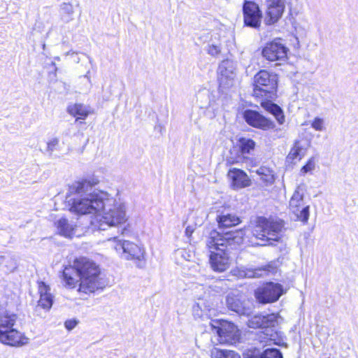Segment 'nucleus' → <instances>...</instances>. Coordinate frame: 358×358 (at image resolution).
<instances>
[{
  "label": "nucleus",
  "mask_w": 358,
  "mask_h": 358,
  "mask_svg": "<svg viewBox=\"0 0 358 358\" xmlns=\"http://www.w3.org/2000/svg\"><path fill=\"white\" fill-rule=\"evenodd\" d=\"M99 182L94 177L73 182L69 187L73 196L67 200L69 210L77 215H94L92 223L99 230L125 224L128 220L126 203L107 192L94 189Z\"/></svg>",
  "instance_id": "nucleus-1"
},
{
  "label": "nucleus",
  "mask_w": 358,
  "mask_h": 358,
  "mask_svg": "<svg viewBox=\"0 0 358 358\" xmlns=\"http://www.w3.org/2000/svg\"><path fill=\"white\" fill-rule=\"evenodd\" d=\"M245 233L243 230L220 233L212 230L206 239V247L209 250V263L216 272H224L229 268L230 250L243 242Z\"/></svg>",
  "instance_id": "nucleus-2"
},
{
  "label": "nucleus",
  "mask_w": 358,
  "mask_h": 358,
  "mask_svg": "<svg viewBox=\"0 0 358 358\" xmlns=\"http://www.w3.org/2000/svg\"><path fill=\"white\" fill-rule=\"evenodd\" d=\"M62 275L65 285L69 288L75 287L80 281L78 290L85 294L102 287L99 266L86 257L78 258L73 266L65 267Z\"/></svg>",
  "instance_id": "nucleus-3"
},
{
  "label": "nucleus",
  "mask_w": 358,
  "mask_h": 358,
  "mask_svg": "<svg viewBox=\"0 0 358 358\" xmlns=\"http://www.w3.org/2000/svg\"><path fill=\"white\" fill-rule=\"evenodd\" d=\"M282 228L283 222L281 220L275 221L264 217H259L255 220L252 234L257 239L266 242L265 243H258L259 245H272L271 241H279L280 239Z\"/></svg>",
  "instance_id": "nucleus-4"
},
{
  "label": "nucleus",
  "mask_w": 358,
  "mask_h": 358,
  "mask_svg": "<svg viewBox=\"0 0 358 358\" xmlns=\"http://www.w3.org/2000/svg\"><path fill=\"white\" fill-rule=\"evenodd\" d=\"M17 316L9 313L0 307V342L11 345L19 346L24 345L23 338L20 332L13 328Z\"/></svg>",
  "instance_id": "nucleus-5"
},
{
  "label": "nucleus",
  "mask_w": 358,
  "mask_h": 358,
  "mask_svg": "<svg viewBox=\"0 0 358 358\" xmlns=\"http://www.w3.org/2000/svg\"><path fill=\"white\" fill-rule=\"evenodd\" d=\"M278 77L276 74L262 70L254 76L253 96L268 99L276 92Z\"/></svg>",
  "instance_id": "nucleus-6"
},
{
  "label": "nucleus",
  "mask_w": 358,
  "mask_h": 358,
  "mask_svg": "<svg viewBox=\"0 0 358 358\" xmlns=\"http://www.w3.org/2000/svg\"><path fill=\"white\" fill-rule=\"evenodd\" d=\"M108 241L110 246L124 259L141 262L144 259V248L134 242L122 240L117 237L110 238Z\"/></svg>",
  "instance_id": "nucleus-7"
},
{
  "label": "nucleus",
  "mask_w": 358,
  "mask_h": 358,
  "mask_svg": "<svg viewBox=\"0 0 358 358\" xmlns=\"http://www.w3.org/2000/svg\"><path fill=\"white\" fill-rule=\"evenodd\" d=\"M210 329L217 335V341L221 344L236 343L240 337L237 327L227 321L213 320L210 322Z\"/></svg>",
  "instance_id": "nucleus-8"
},
{
  "label": "nucleus",
  "mask_w": 358,
  "mask_h": 358,
  "mask_svg": "<svg viewBox=\"0 0 358 358\" xmlns=\"http://www.w3.org/2000/svg\"><path fill=\"white\" fill-rule=\"evenodd\" d=\"M303 196V188L298 186L290 199L289 207L299 220L307 222L309 218V206L306 204Z\"/></svg>",
  "instance_id": "nucleus-9"
},
{
  "label": "nucleus",
  "mask_w": 358,
  "mask_h": 358,
  "mask_svg": "<svg viewBox=\"0 0 358 358\" xmlns=\"http://www.w3.org/2000/svg\"><path fill=\"white\" fill-rule=\"evenodd\" d=\"M264 22L267 25L277 23L282 17L285 10V0H263Z\"/></svg>",
  "instance_id": "nucleus-10"
},
{
  "label": "nucleus",
  "mask_w": 358,
  "mask_h": 358,
  "mask_svg": "<svg viewBox=\"0 0 358 358\" xmlns=\"http://www.w3.org/2000/svg\"><path fill=\"white\" fill-rule=\"evenodd\" d=\"M217 73L220 87L222 89L231 87L236 78V64L232 60H223L219 65Z\"/></svg>",
  "instance_id": "nucleus-11"
},
{
  "label": "nucleus",
  "mask_w": 358,
  "mask_h": 358,
  "mask_svg": "<svg viewBox=\"0 0 358 358\" xmlns=\"http://www.w3.org/2000/svg\"><path fill=\"white\" fill-rule=\"evenodd\" d=\"M282 294V285L272 282H268L255 290L257 300L264 304L278 301Z\"/></svg>",
  "instance_id": "nucleus-12"
},
{
  "label": "nucleus",
  "mask_w": 358,
  "mask_h": 358,
  "mask_svg": "<svg viewBox=\"0 0 358 358\" xmlns=\"http://www.w3.org/2000/svg\"><path fill=\"white\" fill-rule=\"evenodd\" d=\"M244 24L250 27L257 29L261 25L262 17L259 6L254 1H245L243 6Z\"/></svg>",
  "instance_id": "nucleus-13"
},
{
  "label": "nucleus",
  "mask_w": 358,
  "mask_h": 358,
  "mask_svg": "<svg viewBox=\"0 0 358 358\" xmlns=\"http://www.w3.org/2000/svg\"><path fill=\"white\" fill-rule=\"evenodd\" d=\"M229 309L241 315H250L252 312V303L245 296L229 294L227 298Z\"/></svg>",
  "instance_id": "nucleus-14"
},
{
  "label": "nucleus",
  "mask_w": 358,
  "mask_h": 358,
  "mask_svg": "<svg viewBox=\"0 0 358 358\" xmlns=\"http://www.w3.org/2000/svg\"><path fill=\"white\" fill-rule=\"evenodd\" d=\"M288 49L278 41L267 43L262 50V56L271 62L284 61L287 58Z\"/></svg>",
  "instance_id": "nucleus-15"
},
{
  "label": "nucleus",
  "mask_w": 358,
  "mask_h": 358,
  "mask_svg": "<svg viewBox=\"0 0 358 358\" xmlns=\"http://www.w3.org/2000/svg\"><path fill=\"white\" fill-rule=\"evenodd\" d=\"M243 117L249 125L258 129L266 130L273 129L275 127L274 123L271 120L264 117L255 110H246L243 113Z\"/></svg>",
  "instance_id": "nucleus-16"
},
{
  "label": "nucleus",
  "mask_w": 358,
  "mask_h": 358,
  "mask_svg": "<svg viewBox=\"0 0 358 358\" xmlns=\"http://www.w3.org/2000/svg\"><path fill=\"white\" fill-rule=\"evenodd\" d=\"M310 146V143L306 139H300L294 141L287 159L292 163L296 161H300L306 154L307 150Z\"/></svg>",
  "instance_id": "nucleus-17"
},
{
  "label": "nucleus",
  "mask_w": 358,
  "mask_h": 358,
  "mask_svg": "<svg viewBox=\"0 0 358 358\" xmlns=\"http://www.w3.org/2000/svg\"><path fill=\"white\" fill-rule=\"evenodd\" d=\"M277 323V316L275 314H269L266 315H257L252 317L248 321V327L254 329L274 327Z\"/></svg>",
  "instance_id": "nucleus-18"
},
{
  "label": "nucleus",
  "mask_w": 358,
  "mask_h": 358,
  "mask_svg": "<svg viewBox=\"0 0 358 358\" xmlns=\"http://www.w3.org/2000/svg\"><path fill=\"white\" fill-rule=\"evenodd\" d=\"M50 290V286L44 282H38V292L39 294L38 306L46 310H49L53 304L54 296Z\"/></svg>",
  "instance_id": "nucleus-19"
},
{
  "label": "nucleus",
  "mask_w": 358,
  "mask_h": 358,
  "mask_svg": "<svg viewBox=\"0 0 358 358\" xmlns=\"http://www.w3.org/2000/svg\"><path fill=\"white\" fill-rule=\"evenodd\" d=\"M227 176L234 189H241L250 185V180L248 175L241 169H231L229 171Z\"/></svg>",
  "instance_id": "nucleus-20"
},
{
  "label": "nucleus",
  "mask_w": 358,
  "mask_h": 358,
  "mask_svg": "<svg viewBox=\"0 0 358 358\" xmlns=\"http://www.w3.org/2000/svg\"><path fill=\"white\" fill-rule=\"evenodd\" d=\"M55 226L57 233L62 236L71 238L75 234L76 225L64 217L55 221Z\"/></svg>",
  "instance_id": "nucleus-21"
},
{
  "label": "nucleus",
  "mask_w": 358,
  "mask_h": 358,
  "mask_svg": "<svg viewBox=\"0 0 358 358\" xmlns=\"http://www.w3.org/2000/svg\"><path fill=\"white\" fill-rule=\"evenodd\" d=\"M262 329L257 334V340L259 343L268 345L271 344L280 345V339L278 333L272 327H266Z\"/></svg>",
  "instance_id": "nucleus-22"
},
{
  "label": "nucleus",
  "mask_w": 358,
  "mask_h": 358,
  "mask_svg": "<svg viewBox=\"0 0 358 358\" xmlns=\"http://www.w3.org/2000/svg\"><path fill=\"white\" fill-rule=\"evenodd\" d=\"M220 229L236 226L241 222L240 218L234 214H222L216 217Z\"/></svg>",
  "instance_id": "nucleus-23"
},
{
  "label": "nucleus",
  "mask_w": 358,
  "mask_h": 358,
  "mask_svg": "<svg viewBox=\"0 0 358 358\" xmlns=\"http://www.w3.org/2000/svg\"><path fill=\"white\" fill-rule=\"evenodd\" d=\"M68 113L78 119H85L90 113L89 108L81 103H75L68 106Z\"/></svg>",
  "instance_id": "nucleus-24"
},
{
  "label": "nucleus",
  "mask_w": 358,
  "mask_h": 358,
  "mask_svg": "<svg viewBox=\"0 0 358 358\" xmlns=\"http://www.w3.org/2000/svg\"><path fill=\"white\" fill-rule=\"evenodd\" d=\"M256 173L260 177V180L266 185H271L275 180L273 171L268 167H259L256 170Z\"/></svg>",
  "instance_id": "nucleus-25"
},
{
  "label": "nucleus",
  "mask_w": 358,
  "mask_h": 358,
  "mask_svg": "<svg viewBox=\"0 0 358 358\" xmlns=\"http://www.w3.org/2000/svg\"><path fill=\"white\" fill-rule=\"evenodd\" d=\"M2 258L0 262V267L3 265L6 271L13 273L16 271L18 267V263L17 259L12 255H0Z\"/></svg>",
  "instance_id": "nucleus-26"
},
{
  "label": "nucleus",
  "mask_w": 358,
  "mask_h": 358,
  "mask_svg": "<svg viewBox=\"0 0 358 358\" xmlns=\"http://www.w3.org/2000/svg\"><path fill=\"white\" fill-rule=\"evenodd\" d=\"M210 354L212 358H241L239 355L234 351L217 348H213Z\"/></svg>",
  "instance_id": "nucleus-27"
},
{
  "label": "nucleus",
  "mask_w": 358,
  "mask_h": 358,
  "mask_svg": "<svg viewBox=\"0 0 358 358\" xmlns=\"http://www.w3.org/2000/svg\"><path fill=\"white\" fill-rule=\"evenodd\" d=\"M268 110L275 116L279 124H282L285 122V116L282 109L275 103H268Z\"/></svg>",
  "instance_id": "nucleus-28"
},
{
  "label": "nucleus",
  "mask_w": 358,
  "mask_h": 358,
  "mask_svg": "<svg viewBox=\"0 0 358 358\" xmlns=\"http://www.w3.org/2000/svg\"><path fill=\"white\" fill-rule=\"evenodd\" d=\"M60 10L64 20L69 22L73 19L72 15L74 13V9L72 4L69 3H63L61 5Z\"/></svg>",
  "instance_id": "nucleus-29"
},
{
  "label": "nucleus",
  "mask_w": 358,
  "mask_h": 358,
  "mask_svg": "<svg viewBox=\"0 0 358 358\" xmlns=\"http://www.w3.org/2000/svg\"><path fill=\"white\" fill-rule=\"evenodd\" d=\"M239 142L242 154H249L255 148V143L250 138H243L240 139Z\"/></svg>",
  "instance_id": "nucleus-30"
},
{
  "label": "nucleus",
  "mask_w": 358,
  "mask_h": 358,
  "mask_svg": "<svg viewBox=\"0 0 358 358\" xmlns=\"http://www.w3.org/2000/svg\"><path fill=\"white\" fill-rule=\"evenodd\" d=\"M275 269L276 268L272 264H268L262 268L255 269V271H248V272L246 273V275H248L249 278H258L262 275V274L260 273L262 271L273 273L275 272Z\"/></svg>",
  "instance_id": "nucleus-31"
},
{
  "label": "nucleus",
  "mask_w": 358,
  "mask_h": 358,
  "mask_svg": "<svg viewBox=\"0 0 358 358\" xmlns=\"http://www.w3.org/2000/svg\"><path fill=\"white\" fill-rule=\"evenodd\" d=\"M255 358H282V355L278 349L268 348Z\"/></svg>",
  "instance_id": "nucleus-32"
},
{
  "label": "nucleus",
  "mask_w": 358,
  "mask_h": 358,
  "mask_svg": "<svg viewBox=\"0 0 358 358\" xmlns=\"http://www.w3.org/2000/svg\"><path fill=\"white\" fill-rule=\"evenodd\" d=\"M206 50L212 57H217L220 55L222 52V48L220 46V44L219 43H210L208 44L206 48Z\"/></svg>",
  "instance_id": "nucleus-33"
},
{
  "label": "nucleus",
  "mask_w": 358,
  "mask_h": 358,
  "mask_svg": "<svg viewBox=\"0 0 358 358\" xmlns=\"http://www.w3.org/2000/svg\"><path fill=\"white\" fill-rule=\"evenodd\" d=\"M294 29L296 35L303 38L306 36L308 26L305 22H296Z\"/></svg>",
  "instance_id": "nucleus-34"
},
{
  "label": "nucleus",
  "mask_w": 358,
  "mask_h": 358,
  "mask_svg": "<svg viewBox=\"0 0 358 358\" xmlns=\"http://www.w3.org/2000/svg\"><path fill=\"white\" fill-rule=\"evenodd\" d=\"M205 301L206 299H204L203 298L199 297L198 299V302L193 307V310L196 315L199 316H202L201 314L197 313L199 310H201V312H206L208 310L209 305H207Z\"/></svg>",
  "instance_id": "nucleus-35"
},
{
  "label": "nucleus",
  "mask_w": 358,
  "mask_h": 358,
  "mask_svg": "<svg viewBox=\"0 0 358 358\" xmlns=\"http://www.w3.org/2000/svg\"><path fill=\"white\" fill-rule=\"evenodd\" d=\"M59 140L57 137H53L48 140L47 142V150L46 151L49 155H52V152L56 150L59 146Z\"/></svg>",
  "instance_id": "nucleus-36"
},
{
  "label": "nucleus",
  "mask_w": 358,
  "mask_h": 358,
  "mask_svg": "<svg viewBox=\"0 0 358 358\" xmlns=\"http://www.w3.org/2000/svg\"><path fill=\"white\" fill-rule=\"evenodd\" d=\"M315 168V160L313 157H310L307 163L301 168V173L302 174L313 171Z\"/></svg>",
  "instance_id": "nucleus-37"
},
{
  "label": "nucleus",
  "mask_w": 358,
  "mask_h": 358,
  "mask_svg": "<svg viewBox=\"0 0 358 358\" xmlns=\"http://www.w3.org/2000/svg\"><path fill=\"white\" fill-rule=\"evenodd\" d=\"M311 127L316 131H323L324 127V120L320 117H316L311 123Z\"/></svg>",
  "instance_id": "nucleus-38"
},
{
  "label": "nucleus",
  "mask_w": 358,
  "mask_h": 358,
  "mask_svg": "<svg viewBox=\"0 0 358 358\" xmlns=\"http://www.w3.org/2000/svg\"><path fill=\"white\" fill-rule=\"evenodd\" d=\"M77 324L78 322L76 320H69L65 322L64 326L68 330H72L76 327Z\"/></svg>",
  "instance_id": "nucleus-39"
},
{
  "label": "nucleus",
  "mask_w": 358,
  "mask_h": 358,
  "mask_svg": "<svg viewBox=\"0 0 358 358\" xmlns=\"http://www.w3.org/2000/svg\"><path fill=\"white\" fill-rule=\"evenodd\" d=\"M194 231V227L192 226H187L185 229V234L187 237H190Z\"/></svg>",
  "instance_id": "nucleus-40"
},
{
  "label": "nucleus",
  "mask_w": 358,
  "mask_h": 358,
  "mask_svg": "<svg viewBox=\"0 0 358 358\" xmlns=\"http://www.w3.org/2000/svg\"><path fill=\"white\" fill-rule=\"evenodd\" d=\"M201 95H204L205 96H208L209 93H208V92H206H206H203V93L201 94Z\"/></svg>",
  "instance_id": "nucleus-41"
}]
</instances>
